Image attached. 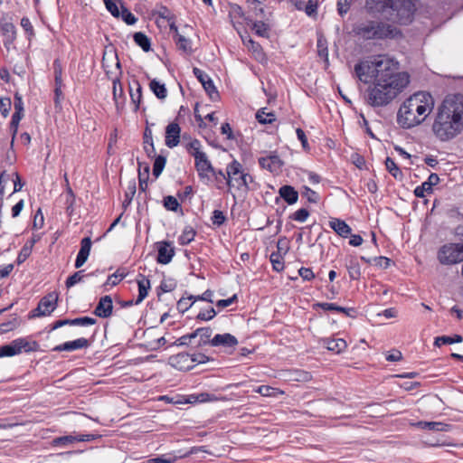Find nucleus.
<instances>
[{
    "mask_svg": "<svg viewBox=\"0 0 463 463\" xmlns=\"http://www.w3.org/2000/svg\"><path fill=\"white\" fill-rule=\"evenodd\" d=\"M360 81L368 83L367 103L372 107H385L402 93L410 84L411 76L400 71V63L392 57L379 54L368 57L354 66Z\"/></svg>",
    "mask_w": 463,
    "mask_h": 463,
    "instance_id": "nucleus-1",
    "label": "nucleus"
},
{
    "mask_svg": "<svg viewBox=\"0 0 463 463\" xmlns=\"http://www.w3.org/2000/svg\"><path fill=\"white\" fill-rule=\"evenodd\" d=\"M434 135L440 141H449L463 131V96L447 97L438 109L432 125Z\"/></svg>",
    "mask_w": 463,
    "mask_h": 463,
    "instance_id": "nucleus-2",
    "label": "nucleus"
},
{
    "mask_svg": "<svg viewBox=\"0 0 463 463\" xmlns=\"http://www.w3.org/2000/svg\"><path fill=\"white\" fill-rule=\"evenodd\" d=\"M434 108L432 96L424 91L410 96L400 107L397 122L403 128H411L422 123Z\"/></svg>",
    "mask_w": 463,
    "mask_h": 463,
    "instance_id": "nucleus-3",
    "label": "nucleus"
},
{
    "mask_svg": "<svg viewBox=\"0 0 463 463\" xmlns=\"http://www.w3.org/2000/svg\"><path fill=\"white\" fill-rule=\"evenodd\" d=\"M370 12H375L385 20L400 24H408L412 21L415 11L411 0H366Z\"/></svg>",
    "mask_w": 463,
    "mask_h": 463,
    "instance_id": "nucleus-4",
    "label": "nucleus"
},
{
    "mask_svg": "<svg viewBox=\"0 0 463 463\" xmlns=\"http://www.w3.org/2000/svg\"><path fill=\"white\" fill-rule=\"evenodd\" d=\"M354 32L365 40L394 39L402 34L397 27L380 21L362 22L354 27Z\"/></svg>",
    "mask_w": 463,
    "mask_h": 463,
    "instance_id": "nucleus-5",
    "label": "nucleus"
},
{
    "mask_svg": "<svg viewBox=\"0 0 463 463\" xmlns=\"http://www.w3.org/2000/svg\"><path fill=\"white\" fill-rule=\"evenodd\" d=\"M227 186L229 190L235 188L242 193L250 190V184L253 183V177L244 171L241 164L237 160H232L226 166Z\"/></svg>",
    "mask_w": 463,
    "mask_h": 463,
    "instance_id": "nucleus-6",
    "label": "nucleus"
},
{
    "mask_svg": "<svg viewBox=\"0 0 463 463\" xmlns=\"http://www.w3.org/2000/svg\"><path fill=\"white\" fill-rule=\"evenodd\" d=\"M438 259L446 265L456 264L463 260V243H449L443 245L439 252Z\"/></svg>",
    "mask_w": 463,
    "mask_h": 463,
    "instance_id": "nucleus-7",
    "label": "nucleus"
},
{
    "mask_svg": "<svg viewBox=\"0 0 463 463\" xmlns=\"http://www.w3.org/2000/svg\"><path fill=\"white\" fill-rule=\"evenodd\" d=\"M193 71H194V76L202 83L203 89L208 93L210 98L213 100H215L219 97V94H218V91H217L212 79L209 77V75L198 68H194Z\"/></svg>",
    "mask_w": 463,
    "mask_h": 463,
    "instance_id": "nucleus-8",
    "label": "nucleus"
},
{
    "mask_svg": "<svg viewBox=\"0 0 463 463\" xmlns=\"http://www.w3.org/2000/svg\"><path fill=\"white\" fill-rule=\"evenodd\" d=\"M238 339L229 333L217 334L209 342L213 347H223L225 349H234L238 345Z\"/></svg>",
    "mask_w": 463,
    "mask_h": 463,
    "instance_id": "nucleus-9",
    "label": "nucleus"
},
{
    "mask_svg": "<svg viewBox=\"0 0 463 463\" xmlns=\"http://www.w3.org/2000/svg\"><path fill=\"white\" fill-rule=\"evenodd\" d=\"M57 300L58 296L55 292L43 297L36 308V311L38 312L37 316L50 315L56 308Z\"/></svg>",
    "mask_w": 463,
    "mask_h": 463,
    "instance_id": "nucleus-10",
    "label": "nucleus"
},
{
    "mask_svg": "<svg viewBox=\"0 0 463 463\" xmlns=\"http://www.w3.org/2000/svg\"><path fill=\"white\" fill-rule=\"evenodd\" d=\"M194 165L196 171L198 173V176L201 180L207 179L209 180V174L213 172V166L210 160L208 159L207 155L204 153L194 159Z\"/></svg>",
    "mask_w": 463,
    "mask_h": 463,
    "instance_id": "nucleus-11",
    "label": "nucleus"
},
{
    "mask_svg": "<svg viewBox=\"0 0 463 463\" xmlns=\"http://www.w3.org/2000/svg\"><path fill=\"white\" fill-rule=\"evenodd\" d=\"M169 364L180 371H187L194 367L192 357L189 354L181 353L169 357Z\"/></svg>",
    "mask_w": 463,
    "mask_h": 463,
    "instance_id": "nucleus-12",
    "label": "nucleus"
},
{
    "mask_svg": "<svg viewBox=\"0 0 463 463\" xmlns=\"http://www.w3.org/2000/svg\"><path fill=\"white\" fill-rule=\"evenodd\" d=\"M13 351L14 354H19L22 352L30 353V352H35L39 348V345L37 342L33 341L30 342L26 340L25 338H17L13 340L10 343Z\"/></svg>",
    "mask_w": 463,
    "mask_h": 463,
    "instance_id": "nucleus-13",
    "label": "nucleus"
},
{
    "mask_svg": "<svg viewBox=\"0 0 463 463\" xmlns=\"http://www.w3.org/2000/svg\"><path fill=\"white\" fill-rule=\"evenodd\" d=\"M181 128L177 123L172 122L165 128V146L169 148L176 146L180 142Z\"/></svg>",
    "mask_w": 463,
    "mask_h": 463,
    "instance_id": "nucleus-14",
    "label": "nucleus"
},
{
    "mask_svg": "<svg viewBox=\"0 0 463 463\" xmlns=\"http://www.w3.org/2000/svg\"><path fill=\"white\" fill-rule=\"evenodd\" d=\"M90 346V342L84 337L75 339L73 341H68L63 344L58 345L52 348L53 352H72L79 349H84Z\"/></svg>",
    "mask_w": 463,
    "mask_h": 463,
    "instance_id": "nucleus-15",
    "label": "nucleus"
},
{
    "mask_svg": "<svg viewBox=\"0 0 463 463\" xmlns=\"http://www.w3.org/2000/svg\"><path fill=\"white\" fill-rule=\"evenodd\" d=\"M157 250V262L160 264H168L175 255V249L168 241L158 242Z\"/></svg>",
    "mask_w": 463,
    "mask_h": 463,
    "instance_id": "nucleus-16",
    "label": "nucleus"
},
{
    "mask_svg": "<svg viewBox=\"0 0 463 463\" xmlns=\"http://www.w3.org/2000/svg\"><path fill=\"white\" fill-rule=\"evenodd\" d=\"M113 302L110 296H104L100 298L97 307H95L94 314L101 318L109 317L112 315Z\"/></svg>",
    "mask_w": 463,
    "mask_h": 463,
    "instance_id": "nucleus-17",
    "label": "nucleus"
},
{
    "mask_svg": "<svg viewBox=\"0 0 463 463\" xmlns=\"http://www.w3.org/2000/svg\"><path fill=\"white\" fill-rule=\"evenodd\" d=\"M328 225L336 234L342 238H347L349 235H351V227L341 219L330 218Z\"/></svg>",
    "mask_w": 463,
    "mask_h": 463,
    "instance_id": "nucleus-18",
    "label": "nucleus"
},
{
    "mask_svg": "<svg viewBox=\"0 0 463 463\" xmlns=\"http://www.w3.org/2000/svg\"><path fill=\"white\" fill-rule=\"evenodd\" d=\"M439 181V177L437 174H430L428 180L423 182L421 185L417 186L414 190V194L417 197L422 198L425 194L432 192V186L436 185Z\"/></svg>",
    "mask_w": 463,
    "mask_h": 463,
    "instance_id": "nucleus-19",
    "label": "nucleus"
},
{
    "mask_svg": "<svg viewBox=\"0 0 463 463\" xmlns=\"http://www.w3.org/2000/svg\"><path fill=\"white\" fill-rule=\"evenodd\" d=\"M96 435L94 434H78V435H67L63 437L57 438L55 439L56 444H69L73 442H85L90 441L96 439Z\"/></svg>",
    "mask_w": 463,
    "mask_h": 463,
    "instance_id": "nucleus-20",
    "label": "nucleus"
},
{
    "mask_svg": "<svg viewBox=\"0 0 463 463\" xmlns=\"http://www.w3.org/2000/svg\"><path fill=\"white\" fill-rule=\"evenodd\" d=\"M137 282L138 286V296L135 304L138 305L147 297L151 286L150 280L142 274L138 275Z\"/></svg>",
    "mask_w": 463,
    "mask_h": 463,
    "instance_id": "nucleus-21",
    "label": "nucleus"
},
{
    "mask_svg": "<svg viewBox=\"0 0 463 463\" xmlns=\"http://www.w3.org/2000/svg\"><path fill=\"white\" fill-rule=\"evenodd\" d=\"M259 164L262 168H266L270 172L279 170L282 165V161L277 155H270L268 156L260 157Z\"/></svg>",
    "mask_w": 463,
    "mask_h": 463,
    "instance_id": "nucleus-22",
    "label": "nucleus"
},
{
    "mask_svg": "<svg viewBox=\"0 0 463 463\" xmlns=\"http://www.w3.org/2000/svg\"><path fill=\"white\" fill-rule=\"evenodd\" d=\"M170 30L175 33L174 39L178 46V48L184 52H192V43L191 41L184 37L183 34H181L178 32V29L176 26L172 24L170 26Z\"/></svg>",
    "mask_w": 463,
    "mask_h": 463,
    "instance_id": "nucleus-23",
    "label": "nucleus"
},
{
    "mask_svg": "<svg viewBox=\"0 0 463 463\" xmlns=\"http://www.w3.org/2000/svg\"><path fill=\"white\" fill-rule=\"evenodd\" d=\"M1 31L4 35V43L5 46L12 44L16 38L15 26L9 22L1 24Z\"/></svg>",
    "mask_w": 463,
    "mask_h": 463,
    "instance_id": "nucleus-24",
    "label": "nucleus"
},
{
    "mask_svg": "<svg viewBox=\"0 0 463 463\" xmlns=\"http://www.w3.org/2000/svg\"><path fill=\"white\" fill-rule=\"evenodd\" d=\"M323 345L326 347L329 351H333L336 354H339L343 352L347 345L346 342L342 338L337 339H330V338H324L322 340Z\"/></svg>",
    "mask_w": 463,
    "mask_h": 463,
    "instance_id": "nucleus-25",
    "label": "nucleus"
},
{
    "mask_svg": "<svg viewBox=\"0 0 463 463\" xmlns=\"http://www.w3.org/2000/svg\"><path fill=\"white\" fill-rule=\"evenodd\" d=\"M279 194L280 197L286 201L288 204H294L298 202V194L290 185H283L279 188Z\"/></svg>",
    "mask_w": 463,
    "mask_h": 463,
    "instance_id": "nucleus-26",
    "label": "nucleus"
},
{
    "mask_svg": "<svg viewBox=\"0 0 463 463\" xmlns=\"http://www.w3.org/2000/svg\"><path fill=\"white\" fill-rule=\"evenodd\" d=\"M242 42L246 47L253 53L256 60L260 61L264 60V52H262L261 46L258 43L248 37H242Z\"/></svg>",
    "mask_w": 463,
    "mask_h": 463,
    "instance_id": "nucleus-27",
    "label": "nucleus"
},
{
    "mask_svg": "<svg viewBox=\"0 0 463 463\" xmlns=\"http://www.w3.org/2000/svg\"><path fill=\"white\" fill-rule=\"evenodd\" d=\"M129 94L135 104V110H137L142 98V87L137 80L133 81V84L129 86Z\"/></svg>",
    "mask_w": 463,
    "mask_h": 463,
    "instance_id": "nucleus-28",
    "label": "nucleus"
},
{
    "mask_svg": "<svg viewBox=\"0 0 463 463\" xmlns=\"http://www.w3.org/2000/svg\"><path fill=\"white\" fill-rule=\"evenodd\" d=\"M229 17L236 28V24H240V19L248 20L244 16L242 8L237 4H231L229 5Z\"/></svg>",
    "mask_w": 463,
    "mask_h": 463,
    "instance_id": "nucleus-29",
    "label": "nucleus"
},
{
    "mask_svg": "<svg viewBox=\"0 0 463 463\" xmlns=\"http://www.w3.org/2000/svg\"><path fill=\"white\" fill-rule=\"evenodd\" d=\"M150 90L153 91V93L159 99H165L167 96V90L165 88V85L164 83H161L160 81L156 80H152L149 83Z\"/></svg>",
    "mask_w": 463,
    "mask_h": 463,
    "instance_id": "nucleus-30",
    "label": "nucleus"
},
{
    "mask_svg": "<svg viewBox=\"0 0 463 463\" xmlns=\"http://www.w3.org/2000/svg\"><path fill=\"white\" fill-rule=\"evenodd\" d=\"M256 119L260 124H270L276 120V116L273 112L267 111L266 108H262L257 111Z\"/></svg>",
    "mask_w": 463,
    "mask_h": 463,
    "instance_id": "nucleus-31",
    "label": "nucleus"
},
{
    "mask_svg": "<svg viewBox=\"0 0 463 463\" xmlns=\"http://www.w3.org/2000/svg\"><path fill=\"white\" fill-rule=\"evenodd\" d=\"M144 149L148 157H154L156 156L152 132L147 129L145 131L144 135Z\"/></svg>",
    "mask_w": 463,
    "mask_h": 463,
    "instance_id": "nucleus-32",
    "label": "nucleus"
},
{
    "mask_svg": "<svg viewBox=\"0 0 463 463\" xmlns=\"http://www.w3.org/2000/svg\"><path fill=\"white\" fill-rule=\"evenodd\" d=\"M418 424L423 429H429L435 431H448L449 430V426L442 422L420 421Z\"/></svg>",
    "mask_w": 463,
    "mask_h": 463,
    "instance_id": "nucleus-33",
    "label": "nucleus"
},
{
    "mask_svg": "<svg viewBox=\"0 0 463 463\" xmlns=\"http://www.w3.org/2000/svg\"><path fill=\"white\" fill-rule=\"evenodd\" d=\"M255 392L264 397H276L279 394L284 393L282 391H279V389L273 388L269 385H260L257 389H255Z\"/></svg>",
    "mask_w": 463,
    "mask_h": 463,
    "instance_id": "nucleus-34",
    "label": "nucleus"
},
{
    "mask_svg": "<svg viewBox=\"0 0 463 463\" xmlns=\"http://www.w3.org/2000/svg\"><path fill=\"white\" fill-rule=\"evenodd\" d=\"M135 43L142 48L143 51L148 52L151 48L149 38L143 33L138 32L134 34Z\"/></svg>",
    "mask_w": 463,
    "mask_h": 463,
    "instance_id": "nucleus-35",
    "label": "nucleus"
},
{
    "mask_svg": "<svg viewBox=\"0 0 463 463\" xmlns=\"http://www.w3.org/2000/svg\"><path fill=\"white\" fill-rule=\"evenodd\" d=\"M251 24V29L255 32V33L260 37H268L269 36V27L262 21H255L252 22L249 20Z\"/></svg>",
    "mask_w": 463,
    "mask_h": 463,
    "instance_id": "nucleus-36",
    "label": "nucleus"
},
{
    "mask_svg": "<svg viewBox=\"0 0 463 463\" xmlns=\"http://www.w3.org/2000/svg\"><path fill=\"white\" fill-rule=\"evenodd\" d=\"M349 277L352 279H358L361 276V267L355 259H351L346 265Z\"/></svg>",
    "mask_w": 463,
    "mask_h": 463,
    "instance_id": "nucleus-37",
    "label": "nucleus"
},
{
    "mask_svg": "<svg viewBox=\"0 0 463 463\" xmlns=\"http://www.w3.org/2000/svg\"><path fill=\"white\" fill-rule=\"evenodd\" d=\"M462 342V336L459 335H455L453 336L442 335L435 338V345L440 346L442 345H450L454 343Z\"/></svg>",
    "mask_w": 463,
    "mask_h": 463,
    "instance_id": "nucleus-38",
    "label": "nucleus"
},
{
    "mask_svg": "<svg viewBox=\"0 0 463 463\" xmlns=\"http://www.w3.org/2000/svg\"><path fill=\"white\" fill-rule=\"evenodd\" d=\"M385 165L388 172L395 178L401 180L402 178V173L396 165V163L391 158L387 157L385 160Z\"/></svg>",
    "mask_w": 463,
    "mask_h": 463,
    "instance_id": "nucleus-39",
    "label": "nucleus"
},
{
    "mask_svg": "<svg viewBox=\"0 0 463 463\" xmlns=\"http://www.w3.org/2000/svg\"><path fill=\"white\" fill-rule=\"evenodd\" d=\"M194 332L196 333V337L200 336V342L198 343V345L209 344L213 333L210 327H201Z\"/></svg>",
    "mask_w": 463,
    "mask_h": 463,
    "instance_id": "nucleus-40",
    "label": "nucleus"
},
{
    "mask_svg": "<svg viewBox=\"0 0 463 463\" xmlns=\"http://www.w3.org/2000/svg\"><path fill=\"white\" fill-rule=\"evenodd\" d=\"M195 236V232L191 227H185L182 232V234L178 238V241L181 245H187L192 241H194Z\"/></svg>",
    "mask_w": 463,
    "mask_h": 463,
    "instance_id": "nucleus-41",
    "label": "nucleus"
},
{
    "mask_svg": "<svg viewBox=\"0 0 463 463\" xmlns=\"http://www.w3.org/2000/svg\"><path fill=\"white\" fill-rule=\"evenodd\" d=\"M247 3L249 4L250 10L254 14L256 17L260 18H265L266 13L264 8L261 6V3L260 0H247Z\"/></svg>",
    "mask_w": 463,
    "mask_h": 463,
    "instance_id": "nucleus-42",
    "label": "nucleus"
},
{
    "mask_svg": "<svg viewBox=\"0 0 463 463\" xmlns=\"http://www.w3.org/2000/svg\"><path fill=\"white\" fill-rule=\"evenodd\" d=\"M179 458H182V456H175L173 453H167L149 459L148 463H175Z\"/></svg>",
    "mask_w": 463,
    "mask_h": 463,
    "instance_id": "nucleus-43",
    "label": "nucleus"
},
{
    "mask_svg": "<svg viewBox=\"0 0 463 463\" xmlns=\"http://www.w3.org/2000/svg\"><path fill=\"white\" fill-rule=\"evenodd\" d=\"M273 269L276 271H281L284 269V261L282 254L279 252H272L269 257Z\"/></svg>",
    "mask_w": 463,
    "mask_h": 463,
    "instance_id": "nucleus-44",
    "label": "nucleus"
},
{
    "mask_svg": "<svg viewBox=\"0 0 463 463\" xmlns=\"http://www.w3.org/2000/svg\"><path fill=\"white\" fill-rule=\"evenodd\" d=\"M165 162H166V159L163 156H158L156 157L154 165H153V175L156 177H158L161 175V173L165 165Z\"/></svg>",
    "mask_w": 463,
    "mask_h": 463,
    "instance_id": "nucleus-45",
    "label": "nucleus"
},
{
    "mask_svg": "<svg viewBox=\"0 0 463 463\" xmlns=\"http://www.w3.org/2000/svg\"><path fill=\"white\" fill-rule=\"evenodd\" d=\"M148 173L149 166L146 165L144 168V172L142 173L139 170L138 178H139V190L142 192H146L148 186Z\"/></svg>",
    "mask_w": 463,
    "mask_h": 463,
    "instance_id": "nucleus-46",
    "label": "nucleus"
},
{
    "mask_svg": "<svg viewBox=\"0 0 463 463\" xmlns=\"http://www.w3.org/2000/svg\"><path fill=\"white\" fill-rule=\"evenodd\" d=\"M19 326V320L17 317H13L12 319L0 324V334H5L9 331L14 330Z\"/></svg>",
    "mask_w": 463,
    "mask_h": 463,
    "instance_id": "nucleus-47",
    "label": "nucleus"
},
{
    "mask_svg": "<svg viewBox=\"0 0 463 463\" xmlns=\"http://www.w3.org/2000/svg\"><path fill=\"white\" fill-rule=\"evenodd\" d=\"M188 152L191 154V156H194V159L204 154V152L201 150V143L197 139H194L189 143Z\"/></svg>",
    "mask_w": 463,
    "mask_h": 463,
    "instance_id": "nucleus-48",
    "label": "nucleus"
},
{
    "mask_svg": "<svg viewBox=\"0 0 463 463\" xmlns=\"http://www.w3.org/2000/svg\"><path fill=\"white\" fill-rule=\"evenodd\" d=\"M211 175L215 178L216 180V187L218 189L222 188V184L225 181V184H227V172H223L222 170H216L213 169V172L211 173Z\"/></svg>",
    "mask_w": 463,
    "mask_h": 463,
    "instance_id": "nucleus-49",
    "label": "nucleus"
},
{
    "mask_svg": "<svg viewBox=\"0 0 463 463\" xmlns=\"http://www.w3.org/2000/svg\"><path fill=\"white\" fill-rule=\"evenodd\" d=\"M194 296H190L189 298H181L178 302H177V309L182 312V313H184L186 310H188L192 305L195 302L194 301Z\"/></svg>",
    "mask_w": 463,
    "mask_h": 463,
    "instance_id": "nucleus-50",
    "label": "nucleus"
},
{
    "mask_svg": "<svg viewBox=\"0 0 463 463\" xmlns=\"http://www.w3.org/2000/svg\"><path fill=\"white\" fill-rule=\"evenodd\" d=\"M164 206L169 211L176 212L180 204L175 197L168 195L164 198Z\"/></svg>",
    "mask_w": 463,
    "mask_h": 463,
    "instance_id": "nucleus-51",
    "label": "nucleus"
},
{
    "mask_svg": "<svg viewBox=\"0 0 463 463\" xmlns=\"http://www.w3.org/2000/svg\"><path fill=\"white\" fill-rule=\"evenodd\" d=\"M82 272H83L82 270H80V271L73 273L71 276H70L65 282L66 287L71 288L74 285H76L77 283L82 281V279L84 278V276L82 275Z\"/></svg>",
    "mask_w": 463,
    "mask_h": 463,
    "instance_id": "nucleus-52",
    "label": "nucleus"
},
{
    "mask_svg": "<svg viewBox=\"0 0 463 463\" xmlns=\"http://www.w3.org/2000/svg\"><path fill=\"white\" fill-rule=\"evenodd\" d=\"M32 253V245H24L17 256V263H24Z\"/></svg>",
    "mask_w": 463,
    "mask_h": 463,
    "instance_id": "nucleus-53",
    "label": "nucleus"
},
{
    "mask_svg": "<svg viewBox=\"0 0 463 463\" xmlns=\"http://www.w3.org/2000/svg\"><path fill=\"white\" fill-rule=\"evenodd\" d=\"M96 323V319L89 317H79L75 319H71V326H91Z\"/></svg>",
    "mask_w": 463,
    "mask_h": 463,
    "instance_id": "nucleus-54",
    "label": "nucleus"
},
{
    "mask_svg": "<svg viewBox=\"0 0 463 463\" xmlns=\"http://www.w3.org/2000/svg\"><path fill=\"white\" fill-rule=\"evenodd\" d=\"M121 7L122 10L120 12L119 17H121L126 24H134L137 22V18L135 17V15L127 8H124L123 6Z\"/></svg>",
    "mask_w": 463,
    "mask_h": 463,
    "instance_id": "nucleus-55",
    "label": "nucleus"
},
{
    "mask_svg": "<svg viewBox=\"0 0 463 463\" xmlns=\"http://www.w3.org/2000/svg\"><path fill=\"white\" fill-rule=\"evenodd\" d=\"M353 0H337V11L341 16H344L350 9Z\"/></svg>",
    "mask_w": 463,
    "mask_h": 463,
    "instance_id": "nucleus-56",
    "label": "nucleus"
},
{
    "mask_svg": "<svg viewBox=\"0 0 463 463\" xmlns=\"http://www.w3.org/2000/svg\"><path fill=\"white\" fill-rule=\"evenodd\" d=\"M317 305L323 310H326V311H338V312L347 313V309L345 307L336 306L334 303H326V302H325V303H319Z\"/></svg>",
    "mask_w": 463,
    "mask_h": 463,
    "instance_id": "nucleus-57",
    "label": "nucleus"
},
{
    "mask_svg": "<svg viewBox=\"0 0 463 463\" xmlns=\"http://www.w3.org/2000/svg\"><path fill=\"white\" fill-rule=\"evenodd\" d=\"M215 315H216V312H215L214 308L209 307L208 309L200 311L196 317L200 320L207 321V320L213 318L215 317Z\"/></svg>",
    "mask_w": 463,
    "mask_h": 463,
    "instance_id": "nucleus-58",
    "label": "nucleus"
},
{
    "mask_svg": "<svg viewBox=\"0 0 463 463\" xmlns=\"http://www.w3.org/2000/svg\"><path fill=\"white\" fill-rule=\"evenodd\" d=\"M108 11L115 17H119L120 11L117 4L112 0H103Z\"/></svg>",
    "mask_w": 463,
    "mask_h": 463,
    "instance_id": "nucleus-59",
    "label": "nucleus"
},
{
    "mask_svg": "<svg viewBox=\"0 0 463 463\" xmlns=\"http://www.w3.org/2000/svg\"><path fill=\"white\" fill-rule=\"evenodd\" d=\"M91 240L90 237L83 238L80 241V253L85 254L89 257L91 249Z\"/></svg>",
    "mask_w": 463,
    "mask_h": 463,
    "instance_id": "nucleus-60",
    "label": "nucleus"
},
{
    "mask_svg": "<svg viewBox=\"0 0 463 463\" xmlns=\"http://www.w3.org/2000/svg\"><path fill=\"white\" fill-rule=\"evenodd\" d=\"M308 216H309L308 211L305 208H301L294 213L292 218H293V220H295L297 222H304L307 221Z\"/></svg>",
    "mask_w": 463,
    "mask_h": 463,
    "instance_id": "nucleus-61",
    "label": "nucleus"
},
{
    "mask_svg": "<svg viewBox=\"0 0 463 463\" xmlns=\"http://www.w3.org/2000/svg\"><path fill=\"white\" fill-rule=\"evenodd\" d=\"M195 337H196V333L193 332L191 334H187V335H184L179 337L174 343V345H178V346L186 345L192 341V339H194Z\"/></svg>",
    "mask_w": 463,
    "mask_h": 463,
    "instance_id": "nucleus-62",
    "label": "nucleus"
},
{
    "mask_svg": "<svg viewBox=\"0 0 463 463\" xmlns=\"http://www.w3.org/2000/svg\"><path fill=\"white\" fill-rule=\"evenodd\" d=\"M213 224L221 226L225 222V216L222 211L214 210L212 216Z\"/></svg>",
    "mask_w": 463,
    "mask_h": 463,
    "instance_id": "nucleus-63",
    "label": "nucleus"
},
{
    "mask_svg": "<svg viewBox=\"0 0 463 463\" xmlns=\"http://www.w3.org/2000/svg\"><path fill=\"white\" fill-rule=\"evenodd\" d=\"M298 274L304 280H307V281H310L315 278V274H314L313 270L309 268H304V267L300 268L298 269Z\"/></svg>",
    "mask_w": 463,
    "mask_h": 463,
    "instance_id": "nucleus-64",
    "label": "nucleus"
}]
</instances>
